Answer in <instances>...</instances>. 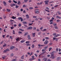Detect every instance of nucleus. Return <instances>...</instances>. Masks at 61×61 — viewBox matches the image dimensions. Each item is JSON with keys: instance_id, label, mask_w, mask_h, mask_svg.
<instances>
[{"instance_id": "33", "label": "nucleus", "mask_w": 61, "mask_h": 61, "mask_svg": "<svg viewBox=\"0 0 61 61\" xmlns=\"http://www.w3.org/2000/svg\"><path fill=\"white\" fill-rule=\"evenodd\" d=\"M26 7V5H23V7Z\"/></svg>"}, {"instance_id": "26", "label": "nucleus", "mask_w": 61, "mask_h": 61, "mask_svg": "<svg viewBox=\"0 0 61 61\" xmlns=\"http://www.w3.org/2000/svg\"><path fill=\"white\" fill-rule=\"evenodd\" d=\"M30 43V41H27L25 43L26 44H28V43Z\"/></svg>"}, {"instance_id": "50", "label": "nucleus", "mask_w": 61, "mask_h": 61, "mask_svg": "<svg viewBox=\"0 0 61 61\" xmlns=\"http://www.w3.org/2000/svg\"><path fill=\"white\" fill-rule=\"evenodd\" d=\"M23 11V9H20V11H21V12H22Z\"/></svg>"}, {"instance_id": "53", "label": "nucleus", "mask_w": 61, "mask_h": 61, "mask_svg": "<svg viewBox=\"0 0 61 61\" xmlns=\"http://www.w3.org/2000/svg\"><path fill=\"white\" fill-rule=\"evenodd\" d=\"M35 21H37L38 20V19L37 18H36L35 19Z\"/></svg>"}, {"instance_id": "19", "label": "nucleus", "mask_w": 61, "mask_h": 61, "mask_svg": "<svg viewBox=\"0 0 61 61\" xmlns=\"http://www.w3.org/2000/svg\"><path fill=\"white\" fill-rule=\"evenodd\" d=\"M32 48H34V47H35V45H34V44L32 45Z\"/></svg>"}, {"instance_id": "58", "label": "nucleus", "mask_w": 61, "mask_h": 61, "mask_svg": "<svg viewBox=\"0 0 61 61\" xmlns=\"http://www.w3.org/2000/svg\"><path fill=\"white\" fill-rule=\"evenodd\" d=\"M16 59H13L12 61H16Z\"/></svg>"}, {"instance_id": "38", "label": "nucleus", "mask_w": 61, "mask_h": 61, "mask_svg": "<svg viewBox=\"0 0 61 61\" xmlns=\"http://www.w3.org/2000/svg\"><path fill=\"white\" fill-rule=\"evenodd\" d=\"M19 7V6H17V5H16L15 7L16 8H18V7Z\"/></svg>"}, {"instance_id": "39", "label": "nucleus", "mask_w": 61, "mask_h": 61, "mask_svg": "<svg viewBox=\"0 0 61 61\" xmlns=\"http://www.w3.org/2000/svg\"><path fill=\"white\" fill-rule=\"evenodd\" d=\"M35 14H39V11H38L37 12H35Z\"/></svg>"}, {"instance_id": "23", "label": "nucleus", "mask_w": 61, "mask_h": 61, "mask_svg": "<svg viewBox=\"0 0 61 61\" xmlns=\"http://www.w3.org/2000/svg\"><path fill=\"white\" fill-rule=\"evenodd\" d=\"M23 24H26L27 23L26 22H25V21H24L23 22Z\"/></svg>"}, {"instance_id": "35", "label": "nucleus", "mask_w": 61, "mask_h": 61, "mask_svg": "<svg viewBox=\"0 0 61 61\" xmlns=\"http://www.w3.org/2000/svg\"><path fill=\"white\" fill-rule=\"evenodd\" d=\"M7 11H8V12H9L10 11V10H9L8 9H7Z\"/></svg>"}, {"instance_id": "30", "label": "nucleus", "mask_w": 61, "mask_h": 61, "mask_svg": "<svg viewBox=\"0 0 61 61\" xmlns=\"http://www.w3.org/2000/svg\"><path fill=\"white\" fill-rule=\"evenodd\" d=\"M3 17L4 19H5L6 17L5 15H3Z\"/></svg>"}, {"instance_id": "34", "label": "nucleus", "mask_w": 61, "mask_h": 61, "mask_svg": "<svg viewBox=\"0 0 61 61\" xmlns=\"http://www.w3.org/2000/svg\"><path fill=\"white\" fill-rule=\"evenodd\" d=\"M6 50L7 51H7H10V50L8 49H7Z\"/></svg>"}, {"instance_id": "47", "label": "nucleus", "mask_w": 61, "mask_h": 61, "mask_svg": "<svg viewBox=\"0 0 61 61\" xmlns=\"http://www.w3.org/2000/svg\"><path fill=\"white\" fill-rule=\"evenodd\" d=\"M34 55H35V56L36 57H37V56H38L37 55V54H34Z\"/></svg>"}, {"instance_id": "5", "label": "nucleus", "mask_w": 61, "mask_h": 61, "mask_svg": "<svg viewBox=\"0 0 61 61\" xmlns=\"http://www.w3.org/2000/svg\"><path fill=\"white\" fill-rule=\"evenodd\" d=\"M3 4H4V5H5V6H6V2H5V1H3Z\"/></svg>"}, {"instance_id": "54", "label": "nucleus", "mask_w": 61, "mask_h": 61, "mask_svg": "<svg viewBox=\"0 0 61 61\" xmlns=\"http://www.w3.org/2000/svg\"><path fill=\"white\" fill-rule=\"evenodd\" d=\"M53 25H54V26H56L57 25H56V24H53Z\"/></svg>"}, {"instance_id": "49", "label": "nucleus", "mask_w": 61, "mask_h": 61, "mask_svg": "<svg viewBox=\"0 0 61 61\" xmlns=\"http://www.w3.org/2000/svg\"><path fill=\"white\" fill-rule=\"evenodd\" d=\"M7 51H6V50H4V53H6Z\"/></svg>"}, {"instance_id": "52", "label": "nucleus", "mask_w": 61, "mask_h": 61, "mask_svg": "<svg viewBox=\"0 0 61 61\" xmlns=\"http://www.w3.org/2000/svg\"><path fill=\"white\" fill-rule=\"evenodd\" d=\"M10 6L11 7H13V4H11L10 5Z\"/></svg>"}, {"instance_id": "29", "label": "nucleus", "mask_w": 61, "mask_h": 61, "mask_svg": "<svg viewBox=\"0 0 61 61\" xmlns=\"http://www.w3.org/2000/svg\"><path fill=\"white\" fill-rule=\"evenodd\" d=\"M6 56H4L2 57V58H3V59H5V58H6Z\"/></svg>"}, {"instance_id": "24", "label": "nucleus", "mask_w": 61, "mask_h": 61, "mask_svg": "<svg viewBox=\"0 0 61 61\" xmlns=\"http://www.w3.org/2000/svg\"><path fill=\"white\" fill-rule=\"evenodd\" d=\"M13 2H14V3H15V4H16V3H17V1H15V0H13Z\"/></svg>"}, {"instance_id": "3", "label": "nucleus", "mask_w": 61, "mask_h": 61, "mask_svg": "<svg viewBox=\"0 0 61 61\" xmlns=\"http://www.w3.org/2000/svg\"><path fill=\"white\" fill-rule=\"evenodd\" d=\"M28 38V39H31V38L30 37V35H28L27 36Z\"/></svg>"}, {"instance_id": "22", "label": "nucleus", "mask_w": 61, "mask_h": 61, "mask_svg": "<svg viewBox=\"0 0 61 61\" xmlns=\"http://www.w3.org/2000/svg\"><path fill=\"white\" fill-rule=\"evenodd\" d=\"M48 47V46H45V47H44V49H46V48H47V47Z\"/></svg>"}, {"instance_id": "15", "label": "nucleus", "mask_w": 61, "mask_h": 61, "mask_svg": "<svg viewBox=\"0 0 61 61\" xmlns=\"http://www.w3.org/2000/svg\"><path fill=\"white\" fill-rule=\"evenodd\" d=\"M19 30H20V31H22V32H23V31H24V30H23L22 29H19Z\"/></svg>"}, {"instance_id": "14", "label": "nucleus", "mask_w": 61, "mask_h": 61, "mask_svg": "<svg viewBox=\"0 0 61 61\" xmlns=\"http://www.w3.org/2000/svg\"><path fill=\"white\" fill-rule=\"evenodd\" d=\"M24 55H23V56H22L21 57V59H24Z\"/></svg>"}, {"instance_id": "1", "label": "nucleus", "mask_w": 61, "mask_h": 61, "mask_svg": "<svg viewBox=\"0 0 61 61\" xmlns=\"http://www.w3.org/2000/svg\"><path fill=\"white\" fill-rule=\"evenodd\" d=\"M44 2L45 3V4L47 5L48 4V2H49V0H46L44 1Z\"/></svg>"}, {"instance_id": "42", "label": "nucleus", "mask_w": 61, "mask_h": 61, "mask_svg": "<svg viewBox=\"0 0 61 61\" xmlns=\"http://www.w3.org/2000/svg\"><path fill=\"white\" fill-rule=\"evenodd\" d=\"M24 26H25V27H27V25H26L24 24Z\"/></svg>"}, {"instance_id": "36", "label": "nucleus", "mask_w": 61, "mask_h": 61, "mask_svg": "<svg viewBox=\"0 0 61 61\" xmlns=\"http://www.w3.org/2000/svg\"><path fill=\"white\" fill-rule=\"evenodd\" d=\"M16 41H18L19 40V39L18 38H17L16 39Z\"/></svg>"}, {"instance_id": "10", "label": "nucleus", "mask_w": 61, "mask_h": 61, "mask_svg": "<svg viewBox=\"0 0 61 61\" xmlns=\"http://www.w3.org/2000/svg\"><path fill=\"white\" fill-rule=\"evenodd\" d=\"M35 34L36 33H32V35H33L32 36L33 37H35Z\"/></svg>"}, {"instance_id": "62", "label": "nucleus", "mask_w": 61, "mask_h": 61, "mask_svg": "<svg viewBox=\"0 0 61 61\" xmlns=\"http://www.w3.org/2000/svg\"><path fill=\"white\" fill-rule=\"evenodd\" d=\"M28 0H24V2H27V1Z\"/></svg>"}, {"instance_id": "21", "label": "nucleus", "mask_w": 61, "mask_h": 61, "mask_svg": "<svg viewBox=\"0 0 61 61\" xmlns=\"http://www.w3.org/2000/svg\"><path fill=\"white\" fill-rule=\"evenodd\" d=\"M52 48L51 47H50V48H49V51H50V50H51V49H52Z\"/></svg>"}, {"instance_id": "44", "label": "nucleus", "mask_w": 61, "mask_h": 61, "mask_svg": "<svg viewBox=\"0 0 61 61\" xmlns=\"http://www.w3.org/2000/svg\"><path fill=\"white\" fill-rule=\"evenodd\" d=\"M45 50H46V49L45 50V49H43L42 50V51L44 52V51H45Z\"/></svg>"}, {"instance_id": "27", "label": "nucleus", "mask_w": 61, "mask_h": 61, "mask_svg": "<svg viewBox=\"0 0 61 61\" xmlns=\"http://www.w3.org/2000/svg\"><path fill=\"white\" fill-rule=\"evenodd\" d=\"M19 34H22L23 33H22V32H21L20 31H19Z\"/></svg>"}, {"instance_id": "40", "label": "nucleus", "mask_w": 61, "mask_h": 61, "mask_svg": "<svg viewBox=\"0 0 61 61\" xmlns=\"http://www.w3.org/2000/svg\"><path fill=\"white\" fill-rule=\"evenodd\" d=\"M45 38L46 39H49V38L48 37H45Z\"/></svg>"}, {"instance_id": "61", "label": "nucleus", "mask_w": 61, "mask_h": 61, "mask_svg": "<svg viewBox=\"0 0 61 61\" xmlns=\"http://www.w3.org/2000/svg\"><path fill=\"white\" fill-rule=\"evenodd\" d=\"M21 26V24H19V26Z\"/></svg>"}, {"instance_id": "59", "label": "nucleus", "mask_w": 61, "mask_h": 61, "mask_svg": "<svg viewBox=\"0 0 61 61\" xmlns=\"http://www.w3.org/2000/svg\"><path fill=\"white\" fill-rule=\"evenodd\" d=\"M53 20H50V22H53Z\"/></svg>"}, {"instance_id": "41", "label": "nucleus", "mask_w": 61, "mask_h": 61, "mask_svg": "<svg viewBox=\"0 0 61 61\" xmlns=\"http://www.w3.org/2000/svg\"><path fill=\"white\" fill-rule=\"evenodd\" d=\"M30 9H33V8L32 7H30L29 8Z\"/></svg>"}, {"instance_id": "57", "label": "nucleus", "mask_w": 61, "mask_h": 61, "mask_svg": "<svg viewBox=\"0 0 61 61\" xmlns=\"http://www.w3.org/2000/svg\"><path fill=\"white\" fill-rule=\"evenodd\" d=\"M60 21V20H56V22H59Z\"/></svg>"}, {"instance_id": "55", "label": "nucleus", "mask_w": 61, "mask_h": 61, "mask_svg": "<svg viewBox=\"0 0 61 61\" xmlns=\"http://www.w3.org/2000/svg\"><path fill=\"white\" fill-rule=\"evenodd\" d=\"M29 60H30V61H32L33 60L32 59H30Z\"/></svg>"}, {"instance_id": "60", "label": "nucleus", "mask_w": 61, "mask_h": 61, "mask_svg": "<svg viewBox=\"0 0 61 61\" xmlns=\"http://www.w3.org/2000/svg\"><path fill=\"white\" fill-rule=\"evenodd\" d=\"M26 46H30V44H28L26 45Z\"/></svg>"}, {"instance_id": "64", "label": "nucleus", "mask_w": 61, "mask_h": 61, "mask_svg": "<svg viewBox=\"0 0 61 61\" xmlns=\"http://www.w3.org/2000/svg\"><path fill=\"white\" fill-rule=\"evenodd\" d=\"M19 61H23V60H19Z\"/></svg>"}, {"instance_id": "43", "label": "nucleus", "mask_w": 61, "mask_h": 61, "mask_svg": "<svg viewBox=\"0 0 61 61\" xmlns=\"http://www.w3.org/2000/svg\"><path fill=\"white\" fill-rule=\"evenodd\" d=\"M53 41H54L55 39H56V38H53Z\"/></svg>"}, {"instance_id": "45", "label": "nucleus", "mask_w": 61, "mask_h": 61, "mask_svg": "<svg viewBox=\"0 0 61 61\" xmlns=\"http://www.w3.org/2000/svg\"><path fill=\"white\" fill-rule=\"evenodd\" d=\"M13 34H15V30H13Z\"/></svg>"}, {"instance_id": "46", "label": "nucleus", "mask_w": 61, "mask_h": 61, "mask_svg": "<svg viewBox=\"0 0 61 61\" xmlns=\"http://www.w3.org/2000/svg\"><path fill=\"white\" fill-rule=\"evenodd\" d=\"M6 46V44H5L3 46V47H5V46Z\"/></svg>"}, {"instance_id": "12", "label": "nucleus", "mask_w": 61, "mask_h": 61, "mask_svg": "<svg viewBox=\"0 0 61 61\" xmlns=\"http://www.w3.org/2000/svg\"><path fill=\"white\" fill-rule=\"evenodd\" d=\"M21 4V3H20V1H19L18 3V5H19Z\"/></svg>"}, {"instance_id": "48", "label": "nucleus", "mask_w": 61, "mask_h": 61, "mask_svg": "<svg viewBox=\"0 0 61 61\" xmlns=\"http://www.w3.org/2000/svg\"><path fill=\"white\" fill-rule=\"evenodd\" d=\"M40 31V30H39V29H38L36 30L37 31Z\"/></svg>"}, {"instance_id": "6", "label": "nucleus", "mask_w": 61, "mask_h": 61, "mask_svg": "<svg viewBox=\"0 0 61 61\" xmlns=\"http://www.w3.org/2000/svg\"><path fill=\"white\" fill-rule=\"evenodd\" d=\"M50 58L51 59H54L55 58V56H51V57H50Z\"/></svg>"}, {"instance_id": "63", "label": "nucleus", "mask_w": 61, "mask_h": 61, "mask_svg": "<svg viewBox=\"0 0 61 61\" xmlns=\"http://www.w3.org/2000/svg\"><path fill=\"white\" fill-rule=\"evenodd\" d=\"M47 61H51V60L50 59H48L47 60Z\"/></svg>"}, {"instance_id": "7", "label": "nucleus", "mask_w": 61, "mask_h": 61, "mask_svg": "<svg viewBox=\"0 0 61 61\" xmlns=\"http://www.w3.org/2000/svg\"><path fill=\"white\" fill-rule=\"evenodd\" d=\"M15 47L13 46H11L10 48V49L12 50L14 49V48Z\"/></svg>"}, {"instance_id": "31", "label": "nucleus", "mask_w": 61, "mask_h": 61, "mask_svg": "<svg viewBox=\"0 0 61 61\" xmlns=\"http://www.w3.org/2000/svg\"><path fill=\"white\" fill-rule=\"evenodd\" d=\"M55 28L56 29H58V28L57 26L55 27Z\"/></svg>"}, {"instance_id": "18", "label": "nucleus", "mask_w": 61, "mask_h": 61, "mask_svg": "<svg viewBox=\"0 0 61 61\" xmlns=\"http://www.w3.org/2000/svg\"><path fill=\"white\" fill-rule=\"evenodd\" d=\"M14 55L13 53L11 54H10V56L11 57H12V56H14Z\"/></svg>"}, {"instance_id": "28", "label": "nucleus", "mask_w": 61, "mask_h": 61, "mask_svg": "<svg viewBox=\"0 0 61 61\" xmlns=\"http://www.w3.org/2000/svg\"><path fill=\"white\" fill-rule=\"evenodd\" d=\"M22 18H21V17H20L18 18L19 20H21V19Z\"/></svg>"}, {"instance_id": "20", "label": "nucleus", "mask_w": 61, "mask_h": 61, "mask_svg": "<svg viewBox=\"0 0 61 61\" xmlns=\"http://www.w3.org/2000/svg\"><path fill=\"white\" fill-rule=\"evenodd\" d=\"M47 59L46 58H44L43 59V60H44V61H46Z\"/></svg>"}, {"instance_id": "17", "label": "nucleus", "mask_w": 61, "mask_h": 61, "mask_svg": "<svg viewBox=\"0 0 61 61\" xmlns=\"http://www.w3.org/2000/svg\"><path fill=\"white\" fill-rule=\"evenodd\" d=\"M45 46V45H38V46H39V47H40V46Z\"/></svg>"}, {"instance_id": "8", "label": "nucleus", "mask_w": 61, "mask_h": 61, "mask_svg": "<svg viewBox=\"0 0 61 61\" xmlns=\"http://www.w3.org/2000/svg\"><path fill=\"white\" fill-rule=\"evenodd\" d=\"M59 34H58L57 35H56L54 36V37H58V36H60Z\"/></svg>"}, {"instance_id": "9", "label": "nucleus", "mask_w": 61, "mask_h": 61, "mask_svg": "<svg viewBox=\"0 0 61 61\" xmlns=\"http://www.w3.org/2000/svg\"><path fill=\"white\" fill-rule=\"evenodd\" d=\"M28 35V33L27 32H25L24 35V36H26V35Z\"/></svg>"}, {"instance_id": "11", "label": "nucleus", "mask_w": 61, "mask_h": 61, "mask_svg": "<svg viewBox=\"0 0 61 61\" xmlns=\"http://www.w3.org/2000/svg\"><path fill=\"white\" fill-rule=\"evenodd\" d=\"M32 27L31 26H30L28 27V29H32Z\"/></svg>"}, {"instance_id": "2", "label": "nucleus", "mask_w": 61, "mask_h": 61, "mask_svg": "<svg viewBox=\"0 0 61 61\" xmlns=\"http://www.w3.org/2000/svg\"><path fill=\"white\" fill-rule=\"evenodd\" d=\"M48 41H45L44 43V44H45V45H46V44H48Z\"/></svg>"}, {"instance_id": "16", "label": "nucleus", "mask_w": 61, "mask_h": 61, "mask_svg": "<svg viewBox=\"0 0 61 61\" xmlns=\"http://www.w3.org/2000/svg\"><path fill=\"white\" fill-rule=\"evenodd\" d=\"M12 18L13 19H16V17H15L14 16H13L12 17Z\"/></svg>"}, {"instance_id": "32", "label": "nucleus", "mask_w": 61, "mask_h": 61, "mask_svg": "<svg viewBox=\"0 0 61 61\" xmlns=\"http://www.w3.org/2000/svg\"><path fill=\"white\" fill-rule=\"evenodd\" d=\"M8 2L10 3H11L12 2V1L11 0H9Z\"/></svg>"}, {"instance_id": "25", "label": "nucleus", "mask_w": 61, "mask_h": 61, "mask_svg": "<svg viewBox=\"0 0 61 61\" xmlns=\"http://www.w3.org/2000/svg\"><path fill=\"white\" fill-rule=\"evenodd\" d=\"M24 42H25V41H24V40L21 41H20L21 43H24Z\"/></svg>"}, {"instance_id": "4", "label": "nucleus", "mask_w": 61, "mask_h": 61, "mask_svg": "<svg viewBox=\"0 0 61 61\" xmlns=\"http://www.w3.org/2000/svg\"><path fill=\"white\" fill-rule=\"evenodd\" d=\"M61 58L60 57H58L57 58V60H59Z\"/></svg>"}, {"instance_id": "37", "label": "nucleus", "mask_w": 61, "mask_h": 61, "mask_svg": "<svg viewBox=\"0 0 61 61\" xmlns=\"http://www.w3.org/2000/svg\"><path fill=\"white\" fill-rule=\"evenodd\" d=\"M33 29L34 30H36V28L34 27L33 28Z\"/></svg>"}, {"instance_id": "56", "label": "nucleus", "mask_w": 61, "mask_h": 61, "mask_svg": "<svg viewBox=\"0 0 61 61\" xmlns=\"http://www.w3.org/2000/svg\"><path fill=\"white\" fill-rule=\"evenodd\" d=\"M43 28V27H41L40 28V29L41 30V29H42Z\"/></svg>"}, {"instance_id": "51", "label": "nucleus", "mask_w": 61, "mask_h": 61, "mask_svg": "<svg viewBox=\"0 0 61 61\" xmlns=\"http://www.w3.org/2000/svg\"><path fill=\"white\" fill-rule=\"evenodd\" d=\"M51 56H54V54H52L51 55Z\"/></svg>"}, {"instance_id": "13", "label": "nucleus", "mask_w": 61, "mask_h": 61, "mask_svg": "<svg viewBox=\"0 0 61 61\" xmlns=\"http://www.w3.org/2000/svg\"><path fill=\"white\" fill-rule=\"evenodd\" d=\"M26 18H29V15H26Z\"/></svg>"}]
</instances>
